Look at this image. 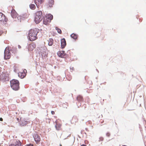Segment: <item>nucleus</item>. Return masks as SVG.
<instances>
[{
  "label": "nucleus",
  "instance_id": "a211bd4d",
  "mask_svg": "<svg viewBox=\"0 0 146 146\" xmlns=\"http://www.w3.org/2000/svg\"><path fill=\"white\" fill-rule=\"evenodd\" d=\"M48 45L50 46L52 45L53 43V40L52 38H50L48 40Z\"/></svg>",
  "mask_w": 146,
  "mask_h": 146
},
{
  "label": "nucleus",
  "instance_id": "f257e3e1",
  "mask_svg": "<svg viewBox=\"0 0 146 146\" xmlns=\"http://www.w3.org/2000/svg\"><path fill=\"white\" fill-rule=\"evenodd\" d=\"M38 33V30L36 29H31L29 32V39L31 41H33L37 38V35Z\"/></svg>",
  "mask_w": 146,
  "mask_h": 146
},
{
  "label": "nucleus",
  "instance_id": "f3484780",
  "mask_svg": "<svg viewBox=\"0 0 146 146\" xmlns=\"http://www.w3.org/2000/svg\"><path fill=\"white\" fill-rule=\"evenodd\" d=\"M6 79V75L5 74L3 73L0 75V80H5Z\"/></svg>",
  "mask_w": 146,
  "mask_h": 146
},
{
  "label": "nucleus",
  "instance_id": "f8f14e48",
  "mask_svg": "<svg viewBox=\"0 0 146 146\" xmlns=\"http://www.w3.org/2000/svg\"><path fill=\"white\" fill-rule=\"evenodd\" d=\"M58 56L61 58L64 57L65 55V52L64 51H58L57 52Z\"/></svg>",
  "mask_w": 146,
  "mask_h": 146
},
{
  "label": "nucleus",
  "instance_id": "412c9836",
  "mask_svg": "<svg viewBox=\"0 0 146 146\" xmlns=\"http://www.w3.org/2000/svg\"><path fill=\"white\" fill-rule=\"evenodd\" d=\"M77 100L78 101H82L83 100V98L82 96L79 95L77 97Z\"/></svg>",
  "mask_w": 146,
  "mask_h": 146
},
{
  "label": "nucleus",
  "instance_id": "dca6fc26",
  "mask_svg": "<svg viewBox=\"0 0 146 146\" xmlns=\"http://www.w3.org/2000/svg\"><path fill=\"white\" fill-rule=\"evenodd\" d=\"M44 0H35V2L37 6L41 5Z\"/></svg>",
  "mask_w": 146,
  "mask_h": 146
},
{
  "label": "nucleus",
  "instance_id": "6ab92c4d",
  "mask_svg": "<svg viewBox=\"0 0 146 146\" xmlns=\"http://www.w3.org/2000/svg\"><path fill=\"white\" fill-rule=\"evenodd\" d=\"M61 125L60 124L56 123L55 126L56 129L58 130L60 129Z\"/></svg>",
  "mask_w": 146,
  "mask_h": 146
},
{
  "label": "nucleus",
  "instance_id": "20e7f679",
  "mask_svg": "<svg viewBox=\"0 0 146 146\" xmlns=\"http://www.w3.org/2000/svg\"><path fill=\"white\" fill-rule=\"evenodd\" d=\"M53 19V16L51 14L49 15L47 17L44 18L43 20V23L45 25L48 24Z\"/></svg>",
  "mask_w": 146,
  "mask_h": 146
},
{
  "label": "nucleus",
  "instance_id": "b1692460",
  "mask_svg": "<svg viewBox=\"0 0 146 146\" xmlns=\"http://www.w3.org/2000/svg\"><path fill=\"white\" fill-rule=\"evenodd\" d=\"M17 19H18V20L19 21H21V17H20V16H19L17 17Z\"/></svg>",
  "mask_w": 146,
  "mask_h": 146
},
{
  "label": "nucleus",
  "instance_id": "9d476101",
  "mask_svg": "<svg viewBox=\"0 0 146 146\" xmlns=\"http://www.w3.org/2000/svg\"><path fill=\"white\" fill-rule=\"evenodd\" d=\"M54 3V1L53 0H48L47 4V7L48 8L52 7Z\"/></svg>",
  "mask_w": 146,
  "mask_h": 146
},
{
  "label": "nucleus",
  "instance_id": "c756f323",
  "mask_svg": "<svg viewBox=\"0 0 146 146\" xmlns=\"http://www.w3.org/2000/svg\"><path fill=\"white\" fill-rule=\"evenodd\" d=\"M81 146H86V145H84V144H83L82 145H81Z\"/></svg>",
  "mask_w": 146,
  "mask_h": 146
},
{
  "label": "nucleus",
  "instance_id": "7c9ffc66",
  "mask_svg": "<svg viewBox=\"0 0 146 146\" xmlns=\"http://www.w3.org/2000/svg\"><path fill=\"white\" fill-rule=\"evenodd\" d=\"M60 146H62V145H61V144H60Z\"/></svg>",
  "mask_w": 146,
  "mask_h": 146
},
{
  "label": "nucleus",
  "instance_id": "5701e85b",
  "mask_svg": "<svg viewBox=\"0 0 146 146\" xmlns=\"http://www.w3.org/2000/svg\"><path fill=\"white\" fill-rule=\"evenodd\" d=\"M56 30L58 32V33L60 34H61L62 33V31L60 29L57 27H56Z\"/></svg>",
  "mask_w": 146,
  "mask_h": 146
},
{
  "label": "nucleus",
  "instance_id": "ddd939ff",
  "mask_svg": "<svg viewBox=\"0 0 146 146\" xmlns=\"http://www.w3.org/2000/svg\"><path fill=\"white\" fill-rule=\"evenodd\" d=\"M11 15L13 18H16L17 16V14L15 11L13 10L11 11Z\"/></svg>",
  "mask_w": 146,
  "mask_h": 146
},
{
  "label": "nucleus",
  "instance_id": "f03ea898",
  "mask_svg": "<svg viewBox=\"0 0 146 146\" xmlns=\"http://www.w3.org/2000/svg\"><path fill=\"white\" fill-rule=\"evenodd\" d=\"M10 85L12 89L15 90H17L19 88V81L15 79H13L10 81Z\"/></svg>",
  "mask_w": 146,
  "mask_h": 146
},
{
  "label": "nucleus",
  "instance_id": "cd10ccee",
  "mask_svg": "<svg viewBox=\"0 0 146 146\" xmlns=\"http://www.w3.org/2000/svg\"><path fill=\"white\" fill-rule=\"evenodd\" d=\"M0 121H3V119L1 117L0 118Z\"/></svg>",
  "mask_w": 146,
  "mask_h": 146
},
{
  "label": "nucleus",
  "instance_id": "bb28decb",
  "mask_svg": "<svg viewBox=\"0 0 146 146\" xmlns=\"http://www.w3.org/2000/svg\"><path fill=\"white\" fill-rule=\"evenodd\" d=\"M27 146H33V145L32 144H29V145H27Z\"/></svg>",
  "mask_w": 146,
  "mask_h": 146
},
{
  "label": "nucleus",
  "instance_id": "2eb2a0df",
  "mask_svg": "<svg viewBox=\"0 0 146 146\" xmlns=\"http://www.w3.org/2000/svg\"><path fill=\"white\" fill-rule=\"evenodd\" d=\"M28 122L25 121L24 119L21 120V122H20V124L21 126H24L26 125L27 123Z\"/></svg>",
  "mask_w": 146,
  "mask_h": 146
},
{
  "label": "nucleus",
  "instance_id": "c85d7f7f",
  "mask_svg": "<svg viewBox=\"0 0 146 146\" xmlns=\"http://www.w3.org/2000/svg\"><path fill=\"white\" fill-rule=\"evenodd\" d=\"M100 139L102 141L103 140V137H101L100 138Z\"/></svg>",
  "mask_w": 146,
  "mask_h": 146
},
{
  "label": "nucleus",
  "instance_id": "0eeeda50",
  "mask_svg": "<svg viewBox=\"0 0 146 146\" xmlns=\"http://www.w3.org/2000/svg\"><path fill=\"white\" fill-rule=\"evenodd\" d=\"M36 47V44L32 42L28 45V49L29 51H32Z\"/></svg>",
  "mask_w": 146,
  "mask_h": 146
},
{
  "label": "nucleus",
  "instance_id": "6e6552de",
  "mask_svg": "<svg viewBox=\"0 0 146 146\" xmlns=\"http://www.w3.org/2000/svg\"><path fill=\"white\" fill-rule=\"evenodd\" d=\"M9 146H23L22 145V143L19 140H16L14 142V143L11 144Z\"/></svg>",
  "mask_w": 146,
  "mask_h": 146
},
{
  "label": "nucleus",
  "instance_id": "39448f33",
  "mask_svg": "<svg viewBox=\"0 0 146 146\" xmlns=\"http://www.w3.org/2000/svg\"><path fill=\"white\" fill-rule=\"evenodd\" d=\"M11 56V53L9 48H6L4 51V58L5 59H9Z\"/></svg>",
  "mask_w": 146,
  "mask_h": 146
},
{
  "label": "nucleus",
  "instance_id": "7ed1b4c3",
  "mask_svg": "<svg viewBox=\"0 0 146 146\" xmlns=\"http://www.w3.org/2000/svg\"><path fill=\"white\" fill-rule=\"evenodd\" d=\"M42 13L41 11H37L35 13L34 21L36 24L39 23L42 20Z\"/></svg>",
  "mask_w": 146,
  "mask_h": 146
},
{
  "label": "nucleus",
  "instance_id": "a878e982",
  "mask_svg": "<svg viewBox=\"0 0 146 146\" xmlns=\"http://www.w3.org/2000/svg\"><path fill=\"white\" fill-rule=\"evenodd\" d=\"M51 113L53 115L55 113L53 111H52L51 112Z\"/></svg>",
  "mask_w": 146,
  "mask_h": 146
},
{
  "label": "nucleus",
  "instance_id": "aec40b11",
  "mask_svg": "<svg viewBox=\"0 0 146 146\" xmlns=\"http://www.w3.org/2000/svg\"><path fill=\"white\" fill-rule=\"evenodd\" d=\"M71 36L72 38L74 39H76L78 38V35L74 33H73L71 35Z\"/></svg>",
  "mask_w": 146,
  "mask_h": 146
},
{
  "label": "nucleus",
  "instance_id": "423d86ee",
  "mask_svg": "<svg viewBox=\"0 0 146 146\" xmlns=\"http://www.w3.org/2000/svg\"><path fill=\"white\" fill-rule=\"evenodd\" d=\"M8 19L6 18L5 16L2 13H0V21L6 23Z\"/></svg>",
  "mask_w": 146,
  "mask_h": 146
},
{
  "label": "nucleus",
  "instance_id": "4be33fe9",
  "mask_svg": "<svg viewBox=\"0 0 146 146\" xmlns=\"http://www.w3.org/2000/svg\"><path fill=\"white\" fill-rule=\"evenodd\" d=\"M30 8L32 9H35L36 8V6L34 4H31L29 5Z\"/></svg>",
  "mask_w": 146,
  "mask_h": 146
},
{
  "label": "nucleus",
  "instance_id": "9b49d317",
  "mask_svg": "<svg viewBox=\"0 0 146 146\" xmlns=\"http://www.w3.org/2000/svg\"><path fill=\"white\" fill-rule=\"evenodd\" d=\"M61 46L62 48L65 47L66 45V40L64 38H63L61 40Z\"/></svg>",
  "mask_w": 146,
  "mask_h": 146
},
{
  "label": "nucleus",
  "instance_id": "393cba45",
  "mask_svg": "<svg viewBox=\"0 0 146 146\" xmlns=\"http://www.w3.org/2000/svg\"><path fill=\"white\" fill-rule=\"evenodd\" d=\"M106 135L107 137H109L110 135V133L108 132L106 133Z\"/></svg>",
  "mask_w": 146,
  "mask_h": 146
},
{
  "label": "nucleus",
  "instance_id": "1a4fd4ad",
  "mask_svg": "<svg viewBox=\"0 0 146 146\" xmlns=\"http://www.w3.org/2000/svg\"><path fill=\"white\" fill-rule=\"evenodd\" d=\"M34 138L36 143L37 144L39 143L40 140V136L36 134L34 135Z\"/></svg>",
  "mask_w": 146,
  "mask_h": 146
},
{
  "label": "nucleus",
  "instance_id": "4468645a",
  "mask_svg": "<svg viewBox=\"0 0 146 146\" xmlns=\"http://www.w3.org/2000/svg\"><path fill=\"white\" fill-rule=\"evenodd\" d=\"M26 74L24 72H19L18 73L19 76L21 78H24L26 76Z\"/></svg>",
  "mask_w": 146,
  "mask_h": 146
}]
</instances>
